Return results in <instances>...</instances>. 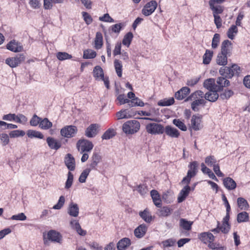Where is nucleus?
Masks as SVG:
<instances>
[{
	"mask_svg": "<svg viewBox=\"0 0 250 250\" xmlns=\"http://www.w3.org/2000/svg\"><path fill=\"white\" fill-rule=\"evenodd\" d=\"M199 238L202 241L205 243H206V241L211 242L214 240V236L211 233L208 232L201 233L200 234Z\"/></svg>",
	"mask_w": 250,
	"mask_h": 250,
	"instance_id": "obj_34",
	"label": "nucleus"
},
{
	"mask_svg": "<svg viewBox=\"0 0 250 250\" xmlns=\"http://www.w3.org/2000/svg\"><path fill=\"white\" fill-rule=\"evenodd\" d=\"M114 66L116 73L119 78L122 77L123 64L121 61L118 59H115L114 61Z\"/></svg>",
	"mask_w": 250,
	"mask_h": 250,
	"instance_id": "obj_37",
	"label": "nucleus"
},
{
	"mask_svg": "<svg viewBox=\"0 0 250 250\" xmlns=\"http://www.w3.org/2000/svg\"><path fill=\"white\" fill-rule=\"evenodd\" d=\"M229 85L230 82L226 79V78L223 76L218 77L216 81L217 92L223 91L224 87H227Z\"/></svg>",
	"mask_w": 250,
	"mask_h": 250,
	"instance_id": "obj_14",
	"label": "nucleus"
},
{
	"mask_svg": "<svg viewBox=\"0 0 250 250\" xmlns=\"http://www.w3.org/2000/svg\"><path fill=\"white\" fill-rule=\"evenodd\" d=\"M188 95H175V97L176 99L179 100H182L185 99L184 102H188L189 101H192L193 98H194V95H190L189 96L187 97Z\"/></svg>",
	"mask_w": 250,
	"mask_h": 250,
	"instance_id": "obj_55",
	"label": "nucleus"
},
{
	"mask_svg": "<svg viewBox=\"0 0 250 250\" xmlns=\"http://www.w3.org/2000/svg\"><path fill=\"white\" fill-rule=\"evenodd\" d=\"M26 134L28 137L30 138H37L42 139L44 137L43 135L40 131L32 129L28 130Z\"/></svg>",
	"mask_w": 250,
	"mask_h": 250,
	"instance_id": "obj_39",
	"label": "nucleus"
},
{
	"mask_svg": "<svg viewBox=\"0 0 250 250\" xmlns=\"http://www.w3.org/2000/svg\"><path fill=\"white\" fill-rule=\"evenodd\" d=\"M103 45V37L102 34L97 32L94 40V47L96 49H101Z\"/></svg>",
	"mask_w": 250,
	"mask_h": 250,
	"instance_id": "obj_31",
	"label": "nucleus"
},
{
	"mask_svg": "<svg viewBox=\"0 0 250 250\" xmlns=\"http://www.w3.org/2000/svg\"><path fill=\"white\" fill-rule=\"evenodd\" d=\"M131 245V241L128 238H124L121 239L117 244L118 250H125Z\"/></svg>",
	"mask_w": 250,
	"mask_h": 250,
	"instance_id": "obj_27",
	"label": "nucleus"
},
{
	"mask_svg": "<svg viewBox=\"0 0 250 250\" xmlns=\"http://www.w3.org/2000/svg\"><path fill=\"white\" fill-rule=\"evenodd\" d=\"M238 208L242 210H247L250 208V205L247 200L243 197H238L237 199Z\"/></svg>",
	"mask_w": 250,
	"mask_h": 250,
	"instance_id": "obj_28",
	"label": "nucleus"
},
{
	"mask_svg": "<svg viewBox=\"0 0 250 250\" xmlns=\"http://www.w3.org/2000/svg\"><path fill=\"white\" fill-rule=\"evenodd\" d=\"M174 103L173 98H165L158 101L157 104L161 106H169Z\"/></svg>",
	"mask_w": 250,
	"mask_h": 250,
	"instance_id": "obj_47",
	"label": "nucleus"
},
{
	"mask_svg": "<svg viewBox=\"0 0 250 250\" xmlns=\"http://www.w3.org/2000/svg\"><path fill=\"white\" fill-rule=\"evenodd\" d=\"M249 219V214L246 211H242L237 214V221L239 223L248 222Z\"/></svg>",
	"mask_w": 250,
	"mask_h": 250,
	"instance_id": "obj_38",
	"label": "nucleus"
},
{
	"mask_svg": "<svg viewBox=\"0 0 250 250\" xmlns=\"http://www.w3.org/2000/svg\"><path fill=\"white\" fill-rule=\"evenodd\" d=\"M238 30L236 25H232L229 28L227 34L228 37L230 40H233L235 35L238 33Z\"/></svg>",
	"mask_w": 250,
	"mask_h": 250,
	"instance_id": "obj_41",
	"label": "nucleus"
},
{
	"mask_svg": "<svg viewBox=\"0 0 250 250\" xmlns=\"http://www.w3.org/2000/svg\"><path fill=\"white\" fill-rule=\"evenodd\" d=\"M116 115L117 120L129 118L131 117V115L129 114V111L127 109H123L117 112Z\"/></svg>",
	"mask_w": 250,
	"mask_h": 250,
	"instance_id": "obj_40",
	"label": "nucleus"
},
{
	"mask_svg": "<svg viewBox=\"0 0 250 250\" xmlns=\"http://www.w3.org/2000/svg\"><path fill=\"white\" fill-rule=\"evenodd\" d=\"M65 202V198L63 196H61L59 198V201L57 204L54 205L53 207V209H61L63 206Z\"/></svg>",
	"mask_w": 250,
	"mask_h": 250,
	"instance_id": "obj_62",
	"label": "nucleus"
},
{
	"mask_svg": "<svg viewBox=\"0 0 250 250\" xmlns=\"http://www.w3.org/2000/svg\"><path fill=\"white\" fill-rule=\"evenodd\" d=\"M70 225L73 229L76 230L77 232L81 236H84L86 234V230H83L78 221L73 220L70 222Z\"/></svg>",
	"mask_w": 250,
	"mask_h": 250,
	"instance_id": "obj_32",
	"label": "nucleus"
},
{
	"mask_svg": "<svg viewBox=\"0 0 250 250\" xmlns=\"http://www.w3.org/2000/svg\"><path fill=\"white\" fill-rule=\"evenodd\" d=\"M157 7V2L155 0H151L147 2L142 9V13L146 16L152 14Z\"/></svg>",
	"mask_w": 250,
	"mask_h": 250,
	"instance_id": "obj_10",
	"label": "nucleus"
},
{
	"mask_svg": "<svg viewBox=\"0 0 250 250\" xmlns=\"http://www.w3.org/2000/svg\"><path fill=\"white\" fill-rule=\"evenodd\" d=\"M150 195L154 204L157 207L160 208L162 206V200L158 191L155 189L152 190L150 191Z\"/></svg>",
	"mask_w": 250,
	"mask_h": 250,
	"instance_id": "obj_24",
	"label": "nucleus"
},
{
	"mask_svg": "<svg viewBox=\"0 0 250 250\" xmlns=\"http://www.w3.org/2000/svg\"><path fill=\"white\" fill-rule=\"evenodd\" d=\"M91 170V168H87L82 172L79 178V181L80 183H84L85 182L86 179L89 175Z\"/></svg>",
	"mask_w": 250,
	"mask_h": 250,
	"instance_id": "obj_53",
	"label": "nucleus"
},
{
	"mask_svg": "<svg viewBox=\"0 0 250 250\" xmlns=\"http://www.w3.org/2000/svg\"><path fill=\"white\" fill-rule=\"evenodd\" d=\"M100 126L97 124H91L86 129L85 135L88 138H92L95 136L98 132V129Z\"/></svg>",
	"mask_w": 250,
	"mask_h": 250,
	"instance_id": "obj_18",
	"label": "nucleus"
},
{
	"mask_svg": "<svg viewBox=\"0 0 250 250\" xmlns=\"http://www.w3.org/2000/svg\"><path fill=\"white\" fill-rule=\"evenodd\" d=\"M64 163L70 171H73L75 169V159L71 154L68 153L65 155Z\"/></svg>",
	"mask_w": 250,
	"mask_h": 250,
	"instance_id": "obj_17",
	"label": "nucleus"
},
{
	"mask_svg": "<svg viewBox=\"0 0 250 250\" xmlns=\"http://www.w3.org/2000/svg\"><path fill=\"white\" fill-rule=\"evenodd\" d=\"M241 69L236 64H233L230 67L223 66L219 69V74L226 78L231 79L234 76H238Z\"/></svg>",
	"mask_w": 250,
	"mask_h": 250,
	"instance_id": "obj_3",
	"label": "nucleus"
},
{
	"mask_svg": "<svg viewBox=\"0 0 250 250\" xmlns=\"http://www.w3.org/2000/svg\"><path fill=\"white\" fill-rule=\"evenodd\" d=\"M6 48L13 52H20L23 50V47L21 43L15 40L10 41L6 45Z\"/></svg>",
	"mask_w": 250,
	"mask_h": 250,
	"instance_id": "obj_11",
	"label": "nucleus"
},
{
	"mask_svg": "<svg viewBox=\"0 0 250 250\" xmlns=\"http://www.w3.org/2000/svg\"><path fill=\"white\" fill-rule=\"evenodd\" d=\"M173 124L182 131H186L187 127L183 121L179 119H175L172 121Z\"/></svg>",
	"mask_w": 250,
	"mask_h": 250,
	"instance_id": "obj_49",
	"label": "nucleus"
},
{
	"mask_svg": "<svg viewBox=\"0 0 250 250\" xmlns=\"http://www.w3.org/2000/svg\"><path fill=\"white\" fill-rule=\"evenodd\" d=\"M56 57L59 60L63 61L67 59H71L72 56L68 53L64 52H59L57 53Z\"/></svg>",
	"mask_w": 250,
	"mask_h": 250,
	"instance_id": "obj_51",
	"label": "nucleus"
},
{
	"mask_svg": "<svg viewBox=\"0 0 250 250\" xmlns=\"http://www.w3.org/2000/svg\"><path fill=\"white\" fill-rule=\"evenodd\" d=\"M226 0H209L208 2L209 8L212 12L214 17V22L217 29L220 28L222 26V19L219 14L223 13L224 7L219 4L225 1Z\"/></svg>",
	"mask_w": 250,
	"mask_h": 250,
	"instance_id": "obj_1",
	"label": "nucleus"
},
{
	"mask_svg": "<svg viewBox=\"0 0 250 250\" xmlns=\"http://www.w3.org/2000/svg\"><path fill=\"white\" fill-rule=\"evenodd\" d=\"M166 134L172 138H178L180 136V132L175 128L172 127L170 125H167L165 128Z\"/></svg>",
	"mask_w": 250,
	"mask_h": 250,
	"instance_id": "obj_25",
	"label": "nucleus"
},
{
	"mask_svg": "<svg viewBox=\"0 0 250 250\" xmlns=\"http://www.w3.org/2000/svg\"><path fill=\"white\" fill-rule=\"evenodd\" d=\"M206 164L209 167H213L218 163L215 157L213 155L207 156L205 160Z\"/></svg>",
	"mask_w": 250,
	"mask_h": 250,
	"instance_id": "obj_50",
	"label": "nucleus"
},
{
	"mask_svg": "<svg viewBox=\"0 0 250 250\" xmlns=\"http://www.w3.org/2000/svg\"><path fill=\"white\" fill-rule=\"evenodd\" d=\"M176 243L175 240L170 238L162 242L164 248L170 247L174 246Z\"/></svg>",
	"mask_w": 250,
	"mask_h": 250,
	"instance_id": "obj_57",
	"label": "nucleus"
},
{
	"mask_svg": "<svg viewBox=\"0 0 250 250\" xmlns=\"http://www.w3.org/2000/svg\"><path fill=\"white\" fill-rule=\"evenodd\" d=\"M39 126L41 129L47 130L52 126V123L46 118H41Z\"/></svg>",
	"mask_w": 250,
	"mask_h": 250,
	"instance_id": "obj_43",
	"label": "nucleus"
},
{
	"mask_svg": "<svg viewBox=\"0 0 250 250\" xmlns=\"http://www.w3.org/2000/svg\"><path fill=\"white\" fill-rule=\"evenodd\" d=\"M97 55L96 52L91 49H87L83 51V58L85 59H93Z\"/></svg>",
	"mask_w": 250,
	"mask_h": 250,
	"instance_id": "obj_48",
	"label": "nucleus"
},
{
	"mask_svg": "<svg viewBox=\"0 0 250 250\" xmlns=\"http://www.w3.org/2000/svg\"><path fill=\"white\" fill-rule=\"evenodd\" d=\"M231 45L232 43L230 41L228 40H224L221 44L220 52L230 56L231 54Z\"/></svg>",
	"mask_w": 250,
	"mask_h": 250,
	"instance_id": "obj_19",
	"label": "nucleus"
},
{
	"mask_svg": "<svg viewBox=\"0 0 250 250\" xmlns=\"http://www.w3.org/2000/svg\"><path fill=\"white\" fill-rule=\"evenodd\" d=\"M79 208L77 204L71 202L69 206L68 213L73 217H77L78 216L79 212Z\"/></svg>",
	"mask_w": 250,
	"mask_h": 250,
	"instance_id": "obj_33",
	"label": "nucleus"
},
{
	"mask_svg": "<svg viewBox=\"0 0 250 250\" xmlns=\"http://www.w3.org/2000/svg\"><path fill=\"white\" fill-rule=\"evenodd\" d=\"M213 56V51L207 49L203 56V63L204 64H208L211 62Z\"/></svg>",
	"mask_w": 250,
	"mask_h": 250,
	"instance_id": "obj_35",
	"label": "nucleus"
},
{
	"mask_svg": "<svg viewBox=\"0 0 250 250\" xmlns=\"http://www.w3.org/2000/svg\"><path fill=\"white\" fill-rule=\"evenodd\" d=\"M0 127L2 130L15 129L17 128V125L12 124H7L4 121H0Z\"/></svg>",
	"mask_w": 250,
	"mask_h": 250,
	"instance_id": "obj_52",
	"label": "nucleus"
},
{
	"mask_svg": "<svg viewBox=\"0 0 250 250\" xmlns=\"http://www.w3.org/2000/svg\"><path fill=\"white\" fill-rule=\"evenodd\" d=\"M73 175L71 172H68L67 174V179L65 183V188L68 189L69 188L73 183Z\"/></svg>",
	"mask_w": 250,
	"mask_h": 250,
	"instance_id": "obj_58",
	"label": "nucleus"
},
{
	"mask_svg": "<svg viewBox=\"0 0 250 250\" xmlns=\"http://www.w3.org/2000/svg\"><path fill=\"white\" fill-rule=\"evenodd\" d=\"M47 238L51 242L59 243H61L62 241V236L61 234L53 229L49 230L47 232Z\"/></svg>",
	"mask_w": 250,
	"mask_h": 250,
	"instance_id": "obj_13",
	"label": "nucleus"
},
{
	"mask_svg": "<svg viewBox=\"0 0 250 250\" xmlns=\"http://www.w3.org/2000/svg\"><path fill=\"white\" fill-rule=\"evenodd\" d=\"M203 116L201 115H193L191 119V127L195 131L200 130L201 127V123Z\"/></svg>",
	"mask_w": 250,
	"mask_h": 250,
	"instance_id": "obj_12",
	"label": "nucleus"
},
{
	"mask_svg": "<svg viewBox=\"0 0 250 250\" xmlns=\"http://www.w3.org/2000/svg\"><path fill=\"white\" fill-rule=\"evenodd\" d=\"M190 190V187L188 185H186L180 191L179 196L178 197V201L179 203L182 202L185 200L188 195Z\"/></svg>",
	"mask_w": 250,
	"mask_h": 250,
	"instance_id": "obj_26",
	"label": "nucleus"
},
{
	"mask_svg": "<svg viewBox=\"0 0 250 250\" xmlns=\"http://www.w3.org/2000/svg\"><path fill=\"white\" fill-rule=\"evenodd\" d=\"M82 14L84 21L87 25H89L92 22L93 19L90 14L86 12H82Z\"/></svg>",
	"mask_w": 250,
	"mask_h": 250,
	"instance_id": "obj_60",
	"label": "nucleus"
},
{
	"mask_svg": "<svg viewBox=\"0 0 250 250\" xmlns=\"http://www.w3.org/2000/svg\"><path fill=\"white\" fill-rule=\"evenodd\" d=\"M229 55L219 52L216 57V63L219 65L225 66L228 63Z\"/></svg>",
	"mask_w": 250,
	"mask_h": 250,
	"instance_id": "obj_29",
	"label": "nucleus"
},
{
	"mask_svg": "<svg viewBox=\"0 0 250 250\" xmlns=\"http://www.w3.org/2000/svg\"><path fill=\"white\" fill-rule=\"evenodd\" d=\"M46 143L49 147L51 149L57 150L62 146L61 141L53 137H47Z\"/></svg>",
	"mask_w": 250,
	"mask_h": 250,
	"instance_id": "obj_15",
	"label": "nucleus"
},
{
	"mask_svg": "<svg viewBox=\"0 0 250 250\" xmlns=\"http://www.w3.org/2000/svg\"><path fill=\"white\" fill-rule=\"evenodd\" d=\"M171 210L168 207L164 206L158 210V214L159 216L167 217L171 214Z\"/></svg>",
	"mask_w": 250,
	"mask_h": 250,
	"instance_id": "obj_46",
	"label": "nucleus"
},
{
	"mask_svg": "<svg viewBox=\"0 0 250 250\" xmlns=\"http://www.w3.org/2000/svg\"><path fill=\"white\" fill-rule=\"evenodd\" d=\"M133 38V35L132 33H131V32H128L124 37V38L122 41V43L123 44V45H125L126 46L128 47L131 44Z\"/></svg>",
	"mask_w": 250,
	"mask_h": 250,
	"instance_id": "obj_44",
	"label": "nucleus"
},
{
	"mask_svg": "<svg viewBox=\"0 0 250 250\" xmlns=\"http://www.w3.org/2000/svg\"><path fill=\"white\" fill-rule=\"evenodd\" d=\"M0 137L3 146H5L8 144L9 142V136L7 134L2 133L1 135H0Z\"/></svg>",
	"mask_w": 250,
	"mask_h": 250,
	"instance_id": "obj_63",
	"label": "nucleus"
},
{
	"mask_svg": "<svg viewBox=\"0 0 250 250\" xmlns=\"http://www.w3.org/2000/svg\"><path fill=\"white\" fill-rule=\"evenodd\" d=\"M116 134V132L115 129L113 128H109L103 134L102 138L103 140H108L113 138Z\"/></svg>",
	"mask_w": 250,
	"mask_h": 250,
	"instance_id": "obj_45",
	"label": "nucleus"
},
{
	"mask_svg": "<svg viewBox=\"0 0 250 250\" xmlns=\"http://www.w3.org/2000/svg\"><path fill=\"white\" fill-rule=\"evenodd\" d=\"M203 97H201L203 98ZM193 101L191 104V108L194 111H198L200 109L199 106L202 105L204 106L206 103V101L203 99H195L193 98Z\"/></svg>",
	"mask_w": 250,
	"mask_h": 250,
	"instance_id": "obj_22",
	"label": "nucleus"
},
{
	"mask_svg": "<svg viewBox=\"0 0 250 250\" xmlns=\"http://www.w3.org/2000/svg\"><path fill=\"white\" fill-rule=\"evenodd\" d=\"M192 224L193 222L187 221L185 219L181 218L180 220V226L185 230H190L191 229Z\"/></svg>",
	"mask_w": 250,
	"mask_h": 250,
	"instance_id": "obj_42",
	"label": "nucleus"
},
{
	"mask_svg": "<svg viewBox=\"0 0 250 250\" xmlns=\"http://www.w3.org/2000/svg\"><path fill=\"white\" fill-rule=\"evenodd\" d=\"M93 76L96 81H103L107 89H109V80L107 75H104L103 68L99 65L95 66L93 70Z\"/></svg>",
	"mask_w": 250,
	"mask_h": 250,
	"instance_id": "obj_4",
	"label": "nucleus"
},
{
	"mask_svg": "<svg viewBox=\"0 0 250 250\" xmlns=\"http://www.w3.org/2000/svg\"><path fill=\"white\" fill-rule=\"evenodd\" d=\"M77 132L78 128L77 126L72 125H66L62 127L60 131L61 136L67 138L75 137Z\"/></svg>",
	"mask_w": 250,
	"mask_h": 250,
	"instance_id": "obj_7",
	"label": "nucleus"
},
{
	"mask_svg": "<svg viewBox=\"0 0 250 250\" xmlns=\"http://www.w3.org/2000/svg\"><path fill=\"white\" fill-rule=\"evenodd\" d=\"M146 131L151 134H161L165 131V128L163 125L154 123L146 125Z\"/></svg>",
	"mask_w": 250,
	"mask_h": 250,
	"instance_id": "obj_8",
	"label": "nucleus"
},
{
	"mask_svg": "<svg viewBox=\"0 0 250 250\" xmlns=\"http://www.w3.org/2000/svg\"><path fill=\"white\" fill-rule=\"evenodd\" d=\"M25 59L24 54H19L13 57L8 58L5 60V63L11 67H16L23 62Z\"/></svg>",
	"mask_w": 250,
	"mask_h": 250,
	"instance_id": "obj_6",
	"label": "nucleus"
},
{
	"mask_svg": "<svg viewBox=\"0 0 250 250\" xmlns=\"http://www.w3.org/2000/svg\"><path fill=\"white\" fill-rule=\"evenodd\" d=\"M77 147L81 153L90 151L93 147L91 142L87 140H80L77 143Z\"/></svg>",
	"mask_w": 250,
	"mask_h": 250,
	"instance_id": "obj_9",
	"label": "nucleus"
},
{
	"mask_svg": "<svg viewBox=\"0 0 250 250\" xmlns=\"http://www.w3.org/2000/svg\"><path fill=\"white\" fill-rule=\"evenodd\" d=\"M221 231L224 234H228L229 231L231 226L230 224H225L222 222V225H220Z\"/></svg>",
	"mask_w": 250,
	"mask_h": 250,
	"instance_id": "obj_61",
	"label": "nucleus"
},
{
	"mask_svg": "<svg viewBox=\"0 0 250 250\" xmlns=\"http://www.w3.org/2000/svg\"><path fill=\"white\" fill-rule=\"evenodd\" d=\"M220 35L218 33H215L213 37L212 42H211V47L213 49L216 48L218 44L220 42Z\"/></svg>",
	"mask_w": 250,
	"mask_h": 250,
	"instance_id": "obj_54",
	"label": "nucleus"
},
{
	"mask_svg": "<svg viewBox=\"0 0 250 250\" xmlns=\"http://www.w3.org/2000/svg\"><path fill=\"white\" fill-rule=\"evenodd\" d=\"M147 230V227L145 224H142L137 227L134 231V235L138 238L144 237Z\"/></svg>",
	"mask_w": 250,
	"mask_h": 250,
	"instance_id": "obj_20",
	"label": "nucleus"
},
{
	"mask_svg": "<svg viewBox=\"0 0 250 250\" xmlns=\"http://www.w3.org/2000/svg\"><path fill=\"white\" fill-rule=\"evenodd\" d=\"M27 121V118L22 114H19L16 115V122L23 124H25Z\"/></svg>",
	"mask_w": 250,
	"mask_h": 250,
	"instance_id": "obj_64",
	"label": "nucleus"
},
{
	"mask_svg": "<svg viewBox=\"0 0 250 250\" xmlns=\"http://www.w3.org/2000/svg\"><path fill=\"white\" fill-rule=\"evenodd\" d=\"M102 160L101 156L96 152H94L91 157V161L90 164V167L91 169H96L98 164L101 162Z\"/></svg>",
	"mask_w": 250,
	"mask_h": 250,
	"instance_id": "obj_30",
	"label": "nucleus"
},
{
	"mask_svg": "<svg viewBox=\"0 0 250 250\" xmlns=\"http://www.w3.org/2000/svg\"><path fill=\"white\" fill-rule=\"evenodd\" d=\"M140 123L136 120L126 122L123 125V130L126 134H134L140 129Z\"/></svg>",
	"mask_w": 250,
	"mask_h": 250,
	"instance_id": "obj_5",
	"label": "nucleus"
},
{
	"mask_svg": "<svg viewBox=\"0 0 250 250\" xmlns=\"http://www.w3.org/2000/svg\"><path fill=\"white\" fill-rule=\"evenodd\" d=\"M41 118L37 115L34 114L30 121V124L31 126H36L40 125Z\"/></svg>",
	"mask_w": 250,
	"mask_h": 250,
	"instance_id": "obj_59",
	"label": "nucleus"
},
{
	"mask_svg": "<svg viewBox=\"0 0 250 250\" xmlns=\"http://www.w3.org/2000/svg\"><path fill=\"white\" fill-rule=\"evenodd\" d=\"M25 132L21 130H15L9 133V136L11 138L18 137L23 136L25 135Z\"/></svg>",
	"mask_w": 250,
	"mask_h": 250,
	"instance_id": "obj_56",
	"label": "nucleus"
},
{
	"mask_svg": "<svg viewBox=\"0 0 250 250\" xmlns=\"http://www.w3.org/2000/svg\"><path fill=\"white\" fill-rule=\"evenodd\" d=\"M189 169L188 173H190L192 177H194L198 172V163L197 161L190 162L188 166Z\"/></svg>",
	"mask_w": 250,
	"mask_h": 250,
	"instance_id": "obj_36",
	"label": "nucleus"
},
{
	"mask_svg": "<svg viewBox=\"0 0 250 250\" xmlns=\"http://www.w3.org/2000/svg\"><path fill=\"white\" fill-rule=\"evenodd\" d=\"M139 215L147 223H150L152 221V216L148 208H145L143 211H140Z\"/></svg>",
	"mask_w": 250,
	"mask_h": 250,
	"instance_id": "obj_23",
	"label": "nucleus"
},
{
	"mask_svg": "<svg viewBox=\"0 0 250 250\" xmlns=\"http://www.w3.org/2000/svg\"><path fill=\"white\" fill-rule=\"evenodd\" d=\"M204 86L209 91L217 93L216 81L214 78H209L206 80L204 82Z\"/></svg>",
	"mask_w": 250,
	"mask_h": 250,
	"instance_id": "obj_16",
	"label": "nucleus"
},
{
	"mask_svg": "<svg viewBox=\"0 0 250 250\" xmlns=\"http://www.w3.org/2000/svg\"><path fill=\"white\" fill-rule=\"evenodd\" d=\"M117 104L122 105L127 104L130 107L135 106H143V102L135 96V95H118L117 98Z\"/></svg>",
	"mask_w": 250,
	"mask_h": 250,
	"instance_id": "obj_2",
	"label": "nucleus"
},
{
	"mask_svg": "<svg viewBox=\"0 0 250 250\" xmlns=\"http://www.w3.org/2000/svg\"><path fill=\"white\" fill-rule=\"evenodd\" d=\"M224 186L229 190H232L236 188L237 185L235 181L231 178L228 177L223 180Z\"/></svg>",
	"mask_w": 250,
	"mask_h": 250,
	"instance_id": "obj_21",
	"label": "nucleus"
}]
</instances>
